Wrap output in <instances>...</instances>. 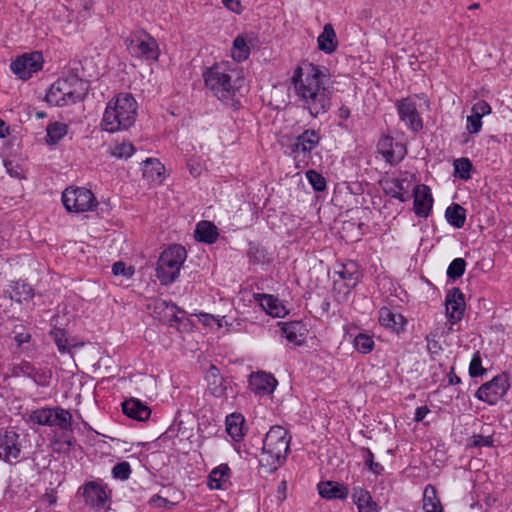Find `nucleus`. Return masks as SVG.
I'll return each instance as SVG.
<instances>
[{
	"mask_svg": "<svg viewBox=\"0 0 512 512\" xmlns=\"http://www.w3.org/2000/svg\"><path fill=\"white\" fill-rule=\"evenodd\" d=\"M46 142L48 144H57L68 132V126L64 123L54 122L46 128Z\"/></svg>",
	"mask_w": 512,
	"mask_h": 512,
	"instance_id": "e433bc0d",
	"label": "nucleus"
},
{
	"mask_svg": "<svg viewBox=\"0 0 512 512\" xmlns=\"http://www.w3.org/2000/svg\"><path fill=\"white\" fill-rule=\"evenodd\" d=\"M447 222L455 228H462L466 221V210L459 204L447 207L445 211Z\"/></svg>",
	"mask_w": 512,
	"mask_h": 512,
	"instance_id": "72a5a7b5",
	"label": "nucleus"
},
{
	"mask_svg": "<svg viewBox=\"0 0 512 512\" xmlns=\"http://www.w3.org/2000/svg\"><path fill=\"white\" fill-rule=\"evenodd\" d=\"M371 495L370 493L362 488V487H354L353 488V493H352V499H353V502L354 504L359 507L361 506L362 504L366 503L367 501H370L371 499Z\"/></svg>",
	"mask_w": 512,
	"mask_h": 512,
	"instance_id": "09e8293b",
	"label": "nucleus"
},
{
	"mask_svg": "<svg viewBox=\"0 0 512 512\" xmlns=\"http://www.w3.org/2000/svg\"><path fill=\"white\" fill-rule=\"evenodd\" d=\"M378 152L390 164L399 163L406 154V148L403 144L395 142L391 136L383 135L377 144Z\"/></svg>",
	"mask_w": 512,
	"mask_h": 512,
	"instance_id": "dca6fc26",
	"label": "nucleus"
},
{
	"mask_svg": "<svg viewBox=\"0 0 512 512\" xmlns=\"http://www.w3.org/2000/svg\"><path fill=\"white\" fill-rule=\"evenodd\" d=\"M493 437L491 435H473L471 445L474 447H491L493 446Z\"/></svg>",
	"mask_w": 512,
	"mask_h": 512,
	"instance_id": "3c124183",
	"label": "nucleus"
},
{
	"mask_svg": "<svg viewBox=\"0 0 512 512\" xmlns=\"http://www.w3.org/2000/svg\"><path fill=\"white\" fill-rule=\"evenodd\" d=\"M219 236L217 227L209 221H201L196 225L195 237L198 241L213 244Z\"/></svg>",
	"mask_w": 512,
	"mask_h": 512,
	"instance_id": "c756f323",
	"label": "nucleus"
},
{
	"mask_svg": "<svg viewBox=\"0 0 512 512\" xmlns=\"http://www.w3.org/2000/svg\"><path fill=\"white\" fill-rule=\"evenodd\" d=\"M379 322L382 326L390 328L395 332L404 329L406 321L399 313L392 312L389 308H381L379 311Z\"/></svg>",
	"mask_w": 512,
	"mask_h": 512,
	"instance_id": "cd10ccee",
	"label": "nucleus"
},
{
	"mask_svg": "<svg viewBox=\"0 0 512 512\" xmlns=\"http://www.w3.org/2000/svg\"><path fill=\"white\" fill-rule=\"evenodd\" d=\"M249 388L257 395L270 394L276 387V379L269 373H252L248 380Z\"/></svg>",
	"mask_w": 512,
	"mask_h": 512,
	"instance_id": "aec40b11",
	"label": "nucleus"
},
{
	"mask_svg": "<svg viewBox=\"0 0 512 512\" xmlns=\"http://www.w3.org/2000/svg\"><path fill=\"white\" fill-rule=\"evenodd\" d=\"M186 258V249L180 244H172L161 252L156 267V277L161 285L168 286L176 281Z\"/></svg>",
	"mask_w": 512,
	"mask_h": 512,
	"instance_id": "423d86ee",
	"label": "nucleus"
},
{
	"mask_svg": "<svg viewBox=\"0 0 512 512\" xmlns=\"http://www.w3.org/2000/svg\"><path fill=\"white\" fill-rule=\"evenodd\" d=\"M33 295L34 293L32 287L23 281L11 282L9 283L7 289L3 291L4 297L18 303L30 300Z\"/></svg>",
	"mask_w": 512,
	"mask_h": 512,
	"instance_id": "393cba45",
	"label": "nucleus"
},
{
	"mask_svg": "<svg viewBox=\"0 0 512 512\" xmlns=\"http://www.w3.org/2000/svg\"><path fill=\"white\" fill-rule=\"evenodd\" d=\"M471 112L473 114L479 116L480 118H482L483 116L491 113V107L486 101L481 100V101L476 102L472 106Z\"/></svg>",
	"mask_w": 512,
	"mask_h": 512,
	"instance_id": "603ef678",
	"label": "nucleus"
},
{
	"mask_svg": "<svg viewBox=\"0 0 512 512\" xmlns=\"http://www.w3.org/2000/svg\"><path fill=\"white\" fill-rule=\"evenodd\" d=\"M396 108L398 115L407 127L418 132L423 128V121L418 113L417 104L411 97H407L397 101Z\"/></svg>",
	"mask_w": 512,
	"mask_h": 512,
	"instance_id": "4468645a",
	"label": "nucleus"
},
{
	"mask_svg": "<svg viewBox=\"0 0 512 512\" xmlns=\"http://www.w3.org/2000/svg\"><path fill=\"white\" fill-rule=\"evenodd\" d=\"M78 493L83 496L85 504L91 509L101 511L106 508L109 497L100 482H86L79 488Z\"/></svg>",
	"mask_w": 512,
	"mask_h": 512,
	"instance_id": "f8f14e48",
	"label": "nucleus"
},
{
	"mask_svg": "<svg viewBox=\"0 0 512 512\" xmlns=\"http://www.w3.org/2000/svg\"><path fill=\"white\" fill-rule=\"evenodd\" d=\"M231 470L227 464L215 467L208 476V487L210 489H223L229 482Z\"/></svg>",
	"mask_w": 512,
	"mask_h": 512,
	"instance_id": "c85d7f7f",
	"label": "nucleus"
},
{
	"mask_svg": "<svg viewBox=\"0 0 512 512\" xmlns=\"http://www.w3.org/2000/svg\"><path fill=\"white\" fill-rule=\"evenodd\" d=\"M321 136L319 131L306 129L298 135L294 142L289 146L290 154L297 160L300 155L306 158L319 145Z\"/></svg>",
	"mask_w": 512,
	"mask_h": 512,
	"instance_id": "ddd939ff",
	"label": "nucleus"
},
{
	"mask_svg": "<svg viewBox=\"0 0 512 512\" xmlns=\"http://www.w3.org/2000/svg\"><path fill=\"white\" fill-rule=\"evenodd\" d=\"M87 89V83L76 75L62 77L51 85L46 101L54 106L74 104L85 96Z\"/></svg>",
	"mask_w": 512,
	"mask_h": 512,
	"instance_id": "39448f33",
	"label": "nucleus"
},
{
	"mask_svg": "<svg viewBox=\"0 0 512 512\" xmlns=\"http://www.w3.org/2000/svg\"><path fill=\"white\" fill-rule=\"evenodd\" d=\"M254 297L263 310L272 317L281 318L287 314L285 306L275 296L269 294H255Z\"/></svg>",
	"mask_w": 512,
	"mask_h": 512,
	"instance_id": "b1692460",
	"label": "nucleus"
},
{
	"mask_svg": "<svg viewBox=\"0 0 512 512\" xmlns=\"http://www.w3.org/2000/svg\"><path fill=\"white\" fill-rule=\"evenodd\" d=\"M466 269V262L463 258H455L447 268V276L452 280L460 278Z\"/></svg>",
	"mask_w": 512,
	"mask_h": 512,
	"instance_id": "a18cd8bd",
	"label": "nucleus"
},
{
	"mask_svg": "<svg viewBox=\"0 0 512 512\" xmlns=\"http://www.w3.org/2000/svg\"><path fill=\"white\" fill-rule=\"evenodd\" d=\"M50 335L61 354L70 353L71 347L77 346L76 344H71L69 342L66 331L61 328L52 329Z\"/></svg>",
	"mask_w": 512,
	"mask_h": 512,
	"instance_id": "4c0bfd02",
	"label": "nucleus"
},
{
	"mask_svg": "<svg viewBox=\"0 0 512 512\" xmlns=\"http://www.w3.org/2000/svg\"><path fill=\"white\" fill-rule=\"evenodd\" d=\"M448 383L450 385H457L461 382V379L456 375L454 368L452 367L448 373Z\"/></svg>",
	"mask_w": 512,
	"mask_h": 512,
	"instance_id": "052dcab7",
	"label": "nucleus"
},
{
	"mask_svg": "<svg viewBox=\"0 0 512 512\" xmlns=\"http://www.w3.org/2000/svg\"><path fill=\"white\" fill-rule=\"evenodd\" d=\"M128 52L132 57L157 61L160 55L156 40L145 32H137L125 40Z\"/></svg>",
	"mask_w": 512,
	"mask_h": 512,
	"instance_id": "0eeeda50",
	"label": "nucleus"
},
{
	"mask_svg": "<svg viewBox=\"0 0 512 512\" xmlns=\"http://www.w3.org/2000/svg\"><path fill=\"white\" fill-rule=\"evenodd\" d=\"M486 373V369L482 366V358L480 352H475L472 356L469 365V375L472 378L483 376Z\"/></svg>",
	"mask_w": 512,
	"mask_h": 512,
	"instance_id": "de8ad7c7",
	"label": "nucleus"
},
{
	"mask_svg": "<svg viewBox=\"0 0 512 512\" xmlns=\"http://www.w3.org/2000/svg\"><path fill=\"white\" fill-rule=\"evenodd\" d=\"M510 388L509 378L506 374H498L492 380L482 384L475 393V397L489 405H495L502 399Z\"/></svg>",
	"mask_w": 512,
	"mask_h": 512,
	"instance_id": "1a4fd4ad",
	"label": "nucleus"
},
{
	"mask_svg": "<svg viewBox=\"0 0 512 512\" xmlns=\"http://www.w3.org/2000/svg\"><path fill=\"white\" fill-rule=\"evenodd\" d=\"M112 272L114 275L130 277L133 274L131 267L127 268L125 263L122 261L115 262L112 265Z\"/></svg>",
	"mask_w": 512,
	"mask_h": 512,
	"instance_id": "5fc2aeb1",
	"label": "nucleus"
},
{
	"mask_svg": "<svg viewBox=\"0 0 512 512\" xmlns=\"http://www.w3.org/2000/svg\"><path fill=\"white\" fill-rule=\"evenodd\" d=\"M137 108L132 94H117L107 103L101 121L102 129L109 133L128 130L136 121Z\"/></svg>",
	"mask_w": 512,
	"mask_h": 512,
	"instance_id": "7ed1b4c3",
	"label": "nucleus"
},
{
	"mask_svg": "<svg viewBox=\"0 0 512 512\" xmlns=\"http://www.w3.org/2000/svg\"><path fill=\"white\" fill-rule=\"evenodd\" d=\"M354 348L361 354H368L374 348L373 338L365 333H359L353 341Z\"/></svg>",
	"mask_w": 512,
	"mask_h": 512,
	"instance_id": "ea45409f",
	"label": "nucleus"
},
{
	"mask_svg": "<svg viewBox=\"0 0 512 512\" xmlns=\"http://www.w3.org/2000/svg\"><path fill=\"white\" fill-rule=\"evenodd\" d=\"M423 509L425 512H443L436 489L432 485H427L424 489Z\"/></svg>",
	"mask_w": 512,
	"mask_h": 512,
	"instance_id": "473e14b6",
	"label": "nucleus"
},
{
	"mask_svg": "<svg viewBox=\"0 0 512 512\" xmlns=\"http://www.w3.org/2000/svg\"><path fill=\"white\" fill-rule=\"evenodd\" d=\"M166 307H171V309H173V310H175V311H179V312L181 311V310L177 307V305H176V304H174V303H170V304H168V303H167V304H166Z\"/></svg>",
	"mask_w": 512,
	"mask_h": 512,
	"instance_id": "338daca9",
	"label": "nucleus"
},
{
	"mask_svg": "<svg viewBox=\"0 0 512 512\" xmlns=\"http://www.w3.org/2000/svg\"><path fill=\"white\" fill-rule=\"evenodd\" d=\"M361 453L365 465L371 472L375 475H380L384 471V467L380 463L374 461V454L369 448L362 447Z\"/></svg>",
	"mask_w": 512,
	"mask_h": 512,
	"instance_id": "37998d69",
	"label": "nucleus"
},
{
	"mask_svg": "<svg viewBox=\"0 0 512 512\" xmlns=\"http://www.w3.org/2000/svg\"><path fill=\"white\" fill-rule=\"evenodd\" d=\"M429 412H430V409L427 406L417 407L415 410L413 420L415 422H421Z\"/></svg>",
	"mask_w": 512,
	"mask_h": 512,
	"instance_id": "13d9d810",
	"label": "nucleus"
},
{
	"mask_svg": "<svg viewBox=\"0 0 512 512\" xmlns=\"http://www.w3.org/2000/svg\"><path fill=\"white\" fill-rule=\"evenodd\" d=\"M249 42L250 41L245 34H240L234 39L231 48V56L237 64L248 59L250 55Z\"/></svg>",
	"mask_w": 512,
	"mask_h": 512,
	"instance_id": "7c9ffc66",
	"label": "nucleus"
},
{
	"mask_svg": "<svg viewBox=\"0 0 512 512\" xmlns=\"http://www.w3.org/2000/svg\"><path fill=\"white\" fill-rule=\"evenodd\" d=\"M326 81V69L313 63H304L294 71L292 83L297 100L313 118L330 109L332 92Z\"/></svg>",
	"mask_w": 512,
	"mask_h": 512,
	"instance_id": "f257e3e1",
	"label": "nucleus"
},
{
	"mask_svg": "<svg viewBox=\"0 0 512 512\" xmlns=\"http://www.w3.org/2000/svg\"><path fill=\"white\" fill-rule=\"evenodd\" d=\"M281 330L286 339L296 346H300L305 342L308 333L307 326L302 321L283 322Z\"/></svg>",
	"mask_w": 512,
	"mask_h": 512,
	"instance_id": "412c9836",
	"label": "nucleus"
},
{
	"mask_svg": "<svg viewBox=\"0 0 512 512\" xmlns=\"http://www.w3.org/2000/svg\"><path fill=\"white\" fill-rule=\"evenodd\" d=\"M29 420L37 425L51 427L52 421V408H40L32 411L29 415Z\"/></svg>",
	"mask_w": 512,
	"mask_h": 512,
	"instance_id": "58836bf2",
	"label": "nucleus"
},
{
	"mask_svg": "<svg viewBox=\"0 0 512 512\" xmlns=\"http://www.w3.org/2000/svg\"><path fill=\"white\" fill-rule=\"evenodd\" d=\"M336 274L345 281V284L349 289L356 287L362 277L359 266L354 261H348L342 264L341 268L336 271Z\"/></svg>",
	"mask_w": 512,
	"mask_h": 512,
	"instance_id": "a878e982",
	"label": "nucleus"
},
{
	"mask_svg": "<svg viewBox=\"0 0 512 512\" xmlns=\"http://www.w3.org/2000/svg\"><path fill=\"white\" fill-rule=\"evenodd\" d=\"M122 411L126 416L137 421H146L151 415V409L137 398L124 400Z\"/></svg>",
	"mask_w": 512,
	"mask_h": 512,
	"instance_id": "5701e85b",
	"label": "nucleus"
},
{
	"mask_svg": "<svg viewBox=\"0 0 512 512\" xmlns=\"http://www.w3.org/2000/svg\"><path fill=\"white\" fill-rule=\"evenodd\" d=\"M248 256L253 263H262L265 259V251L258 246H250Z\"/></svg>",
	"mask_w": 512,
	"mask_h": 512,
	"instance_id": "864d4df0",
	"label": "nucleus"
},
{
	"mask_svg": "<svg viewBox=\"0 0 512 512\" xmlns=\"http://www.w3.org/2000/svg\"><path fill=\"white\" fill-rule=\"evenodd\" d=\"M62 203L68 212L92 211L98 204L94 194L86 188L69 187L62 193Z\"/></svg>",
	"mask_w": 512,
	"mask_h": 512,
	"instance_id": "6e6552de",
	"label": "nucleus"
},
{
	"mask_svg": "<svg viewBox=\"0 0 512 512\" xmlns=\"http://www.w3.org/2000/svg\"><path fill=\"white\" fill-rule=\"evenodd\" d=\"M111 473L114 479L126 481L130 478L132 470L130 464L127 461H122L114 465Z\"/></svg>",
	"mask_w": 512,
	"mask_h": 512,
	"instance_id": "49530a36",
	"label": "nucleus"
},
{
	"mask_svg": "<svg viewBox=\"0 0 512 512\" xmlns=\"http://www.w3.org/2000/svg\"><path fill=\"white\" fill-rule=\"evenodd\" d=\"M205 379L209 392L218 398L224 397L227 392L228 382L222 377L219 369L211 365L206 373Z\"/></svg>",
	"mask_w": 512,
	"mask_h": 512,
	"instance_id": "4be33fe9",
	"label": "nucleus"
},
{
	"mask_svg": "<svg viewBox=\"0 0 512 512\" xmlns=\"http://www.w3.org/2000/svg\"><path fill=\"white\" fill-rule=\"evenodd\" d=\"M482 128V118L479 116L473 114L471 112V115L467 117V125L466 129L470 134H476L478 133Z\"/></svg>",
	"mask_w": 512,
	"mask_h": 512,
	"instance_id": "8fccbe9b",
	"label": "nucleus"
},
{
	"mask_svg": "<svg viewBox=\"0 0 512 512\" xmlns=\"http://www.w3.org/2000/svg\"><path fill=\"white\" fill-rule=\"evenodd\" d=\"M412 182L413 176L405 172L397 178L385 180L383 189L385 194L401 202H406L410 198L409 191L412 187Z\"/></svg>",
	"mask_w": 512,
	"mask_h": 512,
	"instance_id": "2eb2a0df",
	"label": "nucleus"
},
{
	"mask_svg": "<svg viewBox=\"0 0 512 512\" xmlns=\"http://www.w3.org/2000/svg\"><path fill=\"white\" fill-rule=\"evenodd\" d=\"M135 152V147L130 142H121L115 144L111 149V154L117 159H127Z\"/></svg>",
	"mask_w": 512,
	"mask_h": 512,
	"instance_id": "79ce46f5",
	"label": "nucleus"
},
{
	"mask_svg": "<svg viewBox=\"0 0 512 512\" xmlns=\"http://www.w3.org/2000/svg\"><path fill=\"white\" fill-rule=\"evenodd\" d=\"M7 128L5 127L4 121L0 120V137H5Z\"/></svg>",
	"mask_w": 512,
	"mask_h": 512,
	"instance_id": "0e129e2a",
	"label": "nucleus"
},
{
	"mask_svg": "<svg viewBox=\"0 0 512 512\" xmlns=\"http://www.w3.org/2000/svg\"><path fill=\"white\" fill-rule=\"evenodd\" d=\"M199 317V321L206 325V326H211L214 322L217 323L218 327H222V323H221V320L216 318L214 315L212 314H209V313H200L198 315Z\"/></svg>",
	"mask_w": 512,
	"mask_h": 512,
	"instance_id": "6e6d98bb",
	"label": "nucleus"
},
{
	"mask_svg": "<svg viewBox=\"0 0 512 512\" xmlns=\"http://www.w3.org/2000/svg\"><path fill=\"white\" fill-rule=\"evenodd\" d=\"M46 496L50 504H54L56 502V496H54L53 494H47Z\"/></svg>",
	"mask_w": 512,
	"mask_h": 512,
	"instance_id": "69168bd1",
	"label": "nucleus"
},
{
	"mask_svg": "<svg viewBox=\"0 0 512 512\" xmlns=\"http://www.w3.org/2000/svg\"><path fill=\"white\" fill-rule=\"evenodd\" d=\"M413 210L418 217H428L433 206L431 189L424 184L416 185L413 189Z\"/></svg>",
	"mask_w": 512,
	"mask_h": 512,
	"instance_id": "a211bd4d",
	"label": "nucleus"
},
{
	"mask_svg": "<svg viewBox=\"0 0 512 512\" xmlns=\"http://www.w3.org/2000/svg\"><path fill=\"white\" fill-rule=\"evenodd\" d=\"M350 115V111L346 107H341L339 110V116L343 119H347Z\"/></svg>",
	"mask_w": 512,
	"mask_h": 512,
	"instance_id": "e2e57ef3",
	"label": "nucleus"
},
{
	"mask_svg": "<svg viewBox=\"0 0 512 512\" xmlns=\"http://www.w3.org/2000/svg\"><path fill=\"white\" fill-rule=\"evenodd\" d=\"M202 77L205 87L219 101L233 107L239 104L235 101L237 93L244 85L243 68L234 61H220L206 68Z\"/></svg>",
	"mask_w": 512,
	"mask_h": 512,
	"instance_id": "f03ea898",
	"label": "nucleus"
},
{
	"mask_svg": "<svg viewBox=\"0 0 512 512\" xmlns=\"http://www.w3.org/2000/svg\"><path fill=\"white\" fill-rule=\"evenodd\" d=\"M321 498L326 500H346L349 488L346 484L337 481H321L317 484Z\"/></svg>",
	"mask_w": 512,
	"mask_h": 512,
	"instance_id": "6ab92c4d",
	"label": "nucleus"
},
{
	"mask_svg": "<svg viewBox=\"0 0 512 512\" xmlns=\"http://www.w3.org/2000/svg\"><path fill=\"white\" fill-rule=\"evenodd\" d=\"M52 421L51 427L57 426L62 430H67L71 428L72 415L68 410L61 407L52 408Z\"/></svg>",
	"mask_w": 512,
	"mask_h": 512,
	"instance_id": "c9c22d12",
	"label": "nucleus"
},
{
	"mask_svg": "<svg viewBox=\"0 0 512 512\" xmlns=\"http://www.w3.org/2000/svg\"><path fill=\"white\" fill-rule=\"evenodd\" d=\"M289 446L290 437L286 429L279 425L272 426L263 440L261 465L270 472L275 471L286 460Z\"/></svg>",
	"mask_w": 512,
	"mask_h": 512,
	"instance_id": "20e7f679",
	"label": "nucleus"
},
{
	"mask_svg": "<svg viewBox=\"0 0 512 512\" xmlns=\"http://www.w3.org/2000/svg\"><path fill=\"white\" fill-rule=\"evenodd\" d=\"M357 508L359 512H377V505L372 498Z\"/></svg>",
	"mask_w": 512,
	"mask_h": 512,
	"instance_id": "bf43d9fd",
	"label": "nucleus"
},
{
	"mask_svg": "<svg viewBox=\"0 0 512 512\" xmlns=\"http://www.w3.org/2000/svg\"><path fill=\"white\" fill-rule=\"evenodd\" d=\"M244 418L240 414H231L226 418V431L235 441L243 437Z\"/></svg>",
	"mask_w": 512,
	"mask_h": 512,
	"instance_id": "f704fd0d",
	"label": "nucleus"
},
{
	"mask_svg": "<svg viewBox=\"0 0 512 512\" xmlns=\"http://www.w3.org/2000/svg\"><path fill=\"white\" fill-rule=\"evenodd\" d=\"M222 3L228 10L238 14L241 13V0H222Z\"/></svg>",
	"mask_w": 512,
	"mask_h": 512,
	"instance_id": "4d7b16f0",
	"label": "nucleus"
},
{
	"mask_svg": "<svg viewBox=\"0 0 512 512\" xmlns=\"http://www.w3.org/2000/svg\"><path fill=\"white\" fill-rule=\"evenodd\" d=\"M43 62L41 52L25 53L11 62L10 69L20 79L28 80L42 69Z\"/></svg>",
	"mask_w": 512,
	"mask_h": 512,
	"instance_id": "9b49d317",
	"label": "nucleus"
},
{
	"mask_svg": "<svg viewBox=\"0 0 512 512\" xmlns=\"http://www.w3.org/2000/svg\"><path fill=\"white\" fill-rule=\"evenodd\" d=\"M446 315L451 324L460 321L464 315V295L459 288L450 290L445 299Z\"/></svg>",
	"mask_w": 512,
	"mask_h": 512,
	"instance_id": "f3484780",
	"label": "nucleus"
},
{
	"mask_svg": "<svg viewBox=\"0 0 512 512\" xmlns=\"http://www.w3.org/2000/svg\"><path fill=\"white\" fill-rule=\"evenodd\" d=\"M20 435L11 428H0V460L13 464L21 455Z\"/></svg>",
	"mask_w": 512,
	"mask_h": 512,
	"instance_id": "9d476101",
	"label": "nucleus"
},
{
	"mask_svg": "<svg viewBox=\"0 0 512 512\" xmlns=\"http://www.w3.org/2000/svg\"><path fill=\"white\" fill-rule=\"evenodd\" d=\"M318 49L325 54H332L338 47V40L333 26L324 25L322 33L317 38Z\"/></svg>",
	"mask_w": 512,
	"mask_h": 512,
	"instance_id": "bb28decb",
	"label": "nucleus"
},
{
	"mask_svg": "<svg viewBox=\"0 0 512 512\" xmlns=\"http://www.w3.org/2000/svg\"><path fill=\"white\" fill-rule=\"evenodd\" d=\"M305 175L308 182L315 191L322 192L326 189V179L323 177L322 174L315 170H308Z\"/></svg>",
	"mask_w": 512,
	"mask_h": 512,
	"instance_id": "c03bdc74",
	"label": "nucleus"
},
{
	"mask_svg": "<svg viewBox=\"0 0 512 512\" xmlns=\"http://www.w3.org/2000/svg\"><path fill=\"white\" fill-rule=\"evenodd\" d=\"M455 175L462 180H468L471 175L472 163L468 158L456 159L453 163Z\"/></svg>",
	"mask_w": 512,
	"mask_h": 512,
	"instance_id": "a19ab883",
	"label": "nucleus"
},
{
	"mask_svg": "<svg viewBox=\"0 0 512 512\" xmlns=\"http://www.w3.org/2000/svg\"><path fill=\"white\" fill-rule=\"evenodd\" d=\"M164 166L157 159H147L143 163V177L151 183H161Z\"/></svg>",
	"mask_w": 512,
	"mask_h": 512,
	"instance_id": "2f4dec72",
	"label": "nucleus"
},
{
	"mask_svg": "<svg viewBox=\"0 0 512 512\" xmlns=\"http://www.w3.org/2000/svg\"><path fill=\"white\" fill-rule=\"evenodd\" d=\"M15 339L16 341L18 342L19 345L23 344V343H27L29 342L30 340V335L27 334V333H20V334H17L15 336Z\"/></svg>",
	"mask_w": 512,
	"mask_h": 512,
	"instance_id": "680f3d73",
	"label": "nucleus"
},
{
	"mask_svg": "<svg viewBox=\"0 0 512 512\" xmlns=\"http://www.w3.org/2000/svg\"><path fill=\"white\" fill-rule=\"evenodd\" d=\"M285 491L286 490V482L285 481H282L279 485V492L280 491Z\"/></svg>",
	"mask_w": 512,
	"mask_h": 512,
	"instance_id": "774afa93",
	"label": "nucleus"
}]
</instances>
